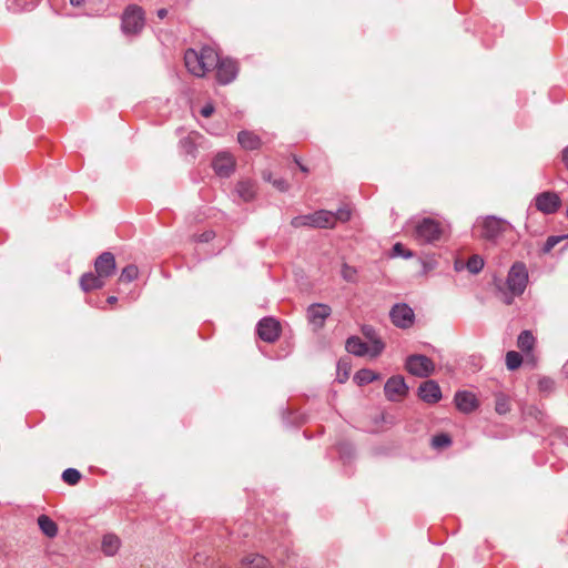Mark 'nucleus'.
I'll use <instances>...</instances> for the list:
<instances>
[{
  "label": "nucleus",
  "mask_w": 568,
  "mask_h": 568,
  "mask_svg": "<svg viewBox=\"0 0 568 568\" xmlns=\"http://www.w3.org/2000/svg\"><path fill=\"white\" fill-rule=\"evenodd\" d=\"M566 215L568 216V205H567V209H566Z\"/></svg>",
  "instance_id": "obj_58"
},
{
  "label": "nucleus",
  "mask_w": 568,
  "mask_h": 568,
  "mask_svg": "<svg viewBox=\"0 0 568 568\" xmlns=\"http://www.w3.org/2000/svg\"><path fill=\"white\" fill-rule=\"evenodd\" d=\"M271 182L276 189H278L282 192L288 190V183L284 179H275Z\"/></svg>",
  "instance_id": "obj_40"
},
{
  "label": "nucleus",
  "mask_w": 568,
  "mask_h": 568,
  "mask_svg": "<svg viewBox=\"0 0 568 568\" xmlns=\"http://www.w3.org/2000/svg\"><path fill=\"white\" fill-rule=\"evenodd\" d=\"M334 216H335V222L336 221L346 222L351 219V211L347 209H338L334 213Z\"/></svg>",
  "instance_id": "obj_39"
},
{
  "label": "nucleus",
  "mask_w": 568,
  "mask_h": 568,
  "mask_svg": "<svg viewBox=\"0 0 568 568\" xmlns=\"http://www.w3.org/2000/svg\"><path fill=\"white\" fill-rule=\"evenodd\" d=\"M200 59H202V61L205 62V64L203 65L206 72L212 69H215L220 61L217 52L211 47H203L200 50Z\"/></svg>",
  "instance_id": "obj_21"
},
{
  "label": "nucleus",
  "mask_w": 568,
  "mask_h": 568,
  "mask_svg": "<svg viewBox=\"0 0 568 568\" xmlns=\"http://www.w3.org/2000/svg\"><path fill=\"white\" fill-rule=\"evenodd\" d=\"M342 374H344L343 378L339 379L341 383H343L345 379H347L348 377V373H347V368H345L344 371H342Z\"/></svg>",
  "instance_id": "obj_51"
},
{
  "label": "nucleus",
  "mask_w": 568,
  "mask_h": 568,
  "mask_svg": "<svg viewBox=\"0 0 568 568\" xmlns=\"http://www.w3.org/2000/svg\"><path fill=\"white\" fill-rule=\"evenodd\" d=\"M115 257L111 252H103L94 262L95 273L100 276L110 277L115 272Z\"/></svg>",
  "instance_id": "obj_14"
},
{
  "label": "nucleus",
  "mask_w": 568,
  "mask_h": 568,
  "mask_svg": "<svg viewBox=\"0 0 568 568\" xmlns=\"http://www.w3.org/2000/svg\"><path fill=\"white\" fill-rule=\"evenodd\" d=\"M538 415H542V414H541V412H537L535 409V415H534L535 422L538 419Z\"/></svg>",
  "instance_id": "obj_55"
},
{
  "label": "nucleus",
  "mask_w": 568,
  "mask_h": 568,
  "mask_svg": "<svg viewBox=\"0 0 568 568\" xmlns=\"http://www.w3.org/2000/svg\"><path fill=\"white\" fill-rule=\"evenodd\" d=\"M452 438L447 434H437L432 438V446L437 449L450 446Z\"/></svg>",
  "instance_id": "obj_34"
},
{
  "label": "nucleus",
  "mask_w": 568,
  "mask_h": 568,
  "mask_svg": "<svg viewBox=\"0 0 568 568\" xmlns=\"http://www.w3.org/2000/svg\"><path fill=\"white\" fill-rule=\"evenodd\" d=\"M197 138H199L197 134L191 133L180 141L181 151L184 154L190 155L192 159H194L196 156V151H197L196 139Z\"/></svg>",
  "instance_id": "obj_23"
},
{
  "label": "nucleus",
  "mask_w": 568,
  "mask_h": 568,
  "mask_svg": "<svg viewBox=\"0 0 568 568\" xmlns=\"http://www.w3.org/2000/svg\"><path fill=\"white\" fill-rule=\"evenodd\" d=\"M418 396L428 404H435L442 398V390L435 381L428 379L420 384Z\"/></svg>",
  "instance_id": "obj_16"
},
{
  "label": "nucleus",
  "mask_w": 568,
  "mask_h": 568,
  "mask_svg": "<svg viewBox=\"0 0 568 568\" xmlns=\"http://www.w3.org/2000/svg\"><path fill=\"white\" fill-rule=\"evenodd\" d=\"M345 347L348 353L356 356L377 357L383 352L385 344L379 338H375L368 344L357 336H351L347 338Z\"/></svg>",
  "instance_id": "obj_4"
},
{
  "label": "nucleus",
  "mask_w": 568,
  "mask_h": 568,
  "mask_svg": "<svg viewBox=\"0 0 568 568\" xmlns=\"http://www.w3.org/2000/svg\"><path fill=\"white\" fill-rule=\"evenodd\" d=\"M528 270L521 262L513 264L508 272L506 280L507 291H504L501 286H498L501 293V300L505 304L510 305L515 296H519L524 293L528 283Z\"/></svg>",
  "instance_id": "obj_2"
},
{
  "label": "nucleus",
  "mask_w": 568,
  "mask_h": 568,
  "mask_svg": "<svg viewBox=\"0 0 568 568\" xmlns=\"http://www.w3.org/2000/svg\"><path fill=\"white\" fill-rule=\"evenodd\" d=\"M216 69V80L220 84L231 83L237 75V64L232 59H220Z\"/></svg>",
  "instance_id": "obj_10"
},
{
  "label": "nucleus",
  "mask_w": 568,
  "mask_h": 568,
  "mask_svg": "<svg viewBox=\"0 0 568 568\" xmlns=\"http://www.w3.org/2000/svg\"><path fill=\"white\" fill-rule=\"evenodd\" d=\"M517 345L521 351H531L532 349V333L528 329L521 332L518 336Z\"/></svg>",
  "instance_id": "obj_31"
},
{
  "label": "nucleus",
  "mask_w": 568,
  "mask_h": 568,
  "mask_svg": "<svg viewBox=\"0 0 568 568\" xmlns=\"http://www.w3.org/2000/svg\"><path fill=\"white\" fill-rule=\"evenodd\" d=\"M295 162L297 163V165L300 166V169H301L303 172H307V171H308V169H307L306 166H304L303 164H301V163L298 162V160H296V159H295Z\"/></svg>",
  "instance_id": "obj_52"
},
{
  "label": "nucleus",
  "mask_w": 568,
  "mask_h": 568,
  "mask_svg": "<svg viewBox=\"0 0 568 568\" xmlns=\"http://www.w3.org/2000/svg\"><path fill=\"white\" fill-rule=\"evenodd\" d=\"M560 204L561 200L555 192H542L535 197V207L546 214L555 213Z\"/></svg>",
  "instance_id": "obj_9"
},
{
  "label": "nucleus",
  "mask_w": 568,
  "mask_h": 568,
  "mask_svg": "<svg viewBox=\"0 0 568 568\" xmlns=\"http://www.w3.org/2000/svg\"><path fill=\"white\" fill-rule=\"evenodd\" d=\"M456 407L463 413H471L478 407V400L476 396L467 390H459L455 394Z\"/></svg>",
  "instance_id": "obj_17"
},
{
  "label": "nucleus",
  "mask_w": 568,
  "mask_h": 568,
  "mask_svg": "<svg viewBox=\"0 0 568 568\" xmlns=\"http://www.w3.org/2000/svg\"><path fill=\"white\" fill-rule=\"evenodd\" d=\"M408 386L403 376L396 375L387 379L384 386V393L388 400L397 402L406 396Z\"/></svg>",
  "instance_id": "obj_8"
},
{
  "label": "nucleus",
  "mask_w": 568,
  "mask_h": 568,
  "mask_svg": "<svg viewBox=\"0 0 568 568\" xmlns=\"http://www.w3.org/2000/svg\"><path fill=\"white\" fill-rule=\"evenodd\" d=\"M106 301H108L109 304H114V303H116L118 297L116 296H109Z\"/></svg>",
  "instance_id": "obj_50"
},
{
  "label": "nucleus",
  "mask_w": 568,
  "mask_h": 568,
  "mask_svg": "<svg viewBox=\"0 0 568 568\" xmlns=\"http://www.w3.org/2000/svg\"><path fill=\"white\" fill-rule=\"evenodd\" d=\"M214 236V233L213 232H204L203 234H201L199 241L200 242H209L210 240H212Z\"/></svg>",
  "instance_id": "obj_44"
},
{
  "label": "nucleus",
  "mask_w": 568,
  "mask_h": 568,
  "mask_svg": "<svg viewBox=\"0 0 568 568\" xmlns=\"http://www.w3.org/2000/svg\"><path fill=\"white\" fill-rule=\"evenodd\" d=\"M379 378V374L368 368H362L354 375L357 385L363 386Z\"/></svg>",
  "instance_id": "obj_27"
},
{
  "label": "nucleus",
  "mask_w": 568,
  "mask_h": 568,
  "mask_svg": "<svg viewBox=\"0 0 568 568\" xmlns=\"http://www.w3.org/2000/svg\"><path fill=\"white\" fill-rule=\"evenodd\" d=\"M8 8H9L10 10H13V9H12V4L10 3V0H8Z\"/></svg>",
  "instance_id": "obj_56"
},
{
  "label": "nucleus",
  "mask_w": 568,
  "mask_h": 568,
  "mask_svg": "<svg viewBox=\"0 0 568 568\" xmlns=\"http://www.w3.org/2000/svg\"><path fill=\"white\" fill-rule=\"evenodd\" d=\"M345 368H347V364H346V363H344L343 361H339V362L337 363V371H338V373H339L342 369H345Z\"/></svg>",
  "instance_id": "obj_47"
},
{
  "label": "nucleus",
  "mask_w": 568,
  "mask_h": 568,
  "mask_svg": "<svg viewBox=\"0 0 568 568\" xmlns=\"http://www.w3.org/2000/svg\"><path fill=\"white\" fill-rule=\"evenodd\" d=\"M280 323L273 317H264L257 324V334L267 343L275 342L280 336Z\"/></svg>",
  "instance_id": "obj_11"
},
{
  "label": "nucleus",
  "mask_w": 568,
  "mask_h": 568,
  "mask_svg": "<svg viewBox=\"0 0 568 568\" xmlns=\"http://www.w3.org/2000/svg\"><path fill=\"white\" fill-rule=\"evenodd\" d=\"M342 277L349 283H355L357 278V271L355 267L344 263L341 270Z\"/></svg>",
  "instance_id": "obj_36"
},
{
  "label": "nucleus",
  "mask_w": 568,
  "mask_h": 568,
  "mask_svg": "<svg viewBox=\"0 0 568 568\" xmlns=\"http://www.w3.org/2000/svg\"><path fill=\"white\" fill-rule=\"evenodd\" d=\"M406 371L417 377H428L435 371L433 361L419 354L409 355L405 362Z\"/></svg>",
  "instance_id": "obj_6"
},
{
  "label": "nucleus",
  "mask_w": 568,
  "mask_h": 568,
  "mask_svg": "<svg viewBox=\"0 0 568 568\" xmlns=\"http://www.w3.org/2000/svg\"><path fill=\"white\" fill-rule=\"evenodd\" d=\"M392 323L398 328H409L414 325L415 313L410 306L405 303L395 304L389 311Z\"/></svg>",
  "instance_id": "obj_7"
},
{
  "label": "nucleus",
  "mask_w": 568,
  "mask_h": 568,
  "mask_svg": "<svg viewBox=\"0 0 568 568\" xmlns=\"http://www.w3.org/2000/svg\"><path fill=\"white\" fill-rule=\"evenodd\" d=\"M556 388V383L550 377H541L538 379V390L544 395H550Z\"/></svg>",
  "instance_id": "obj_32"
},
{
  "label": "nucleus",
  "mask_w": 568,
  "mask_h": 568,
  "mask_svg": "<svg viewBox=\"0 0 568 568\" xmlns=\"http://www.w3.org/2000/svg\"><path fill=\"white\" fill-rule=\"evenodd\" d=\"M509 410L508 404L504 399H498L496 403V412L498 414H505Z\"/></svg>",
  "instance_id": "obj_41"
},
{
  "label": "nucleus",
  "mask_w": 568,
  "mask_h": 568,
  "mask_svg": "<svg viewBox=\"0 0 568 568\" xmlns=\"http://www.w3.org/2000/svg\"><path fill=\"white\" fill-rule=\"evenodd\" d=\"M184 63L190 73L195 77H204L206 71L203 64L205 62L200 59V51L187 49L184 53Z\"/></svg>",
  "instance_id": "obj_15"
},
{
  "label": "nucleus",
  "mask_w": 568,
  "mask_h": 568,
  "mask_svg": "<svg viewBox=\"0 0 568 568\" xmlns=\"http://www.w3.org/2000/svg\"><path fill=\"white\" fill-rule=\"evenodd\" d=\"M412 227V237L419 244H435L440 241L445 227L442 222L433 217H416L409 221Z\"/></svg>",
  "instance_id": "obj_1"
},
{
  "label": "nucleus",
  "mask_w": 568,
  "mask_h": 568,
  "mask_svg": "<svg viewBox=\"0 0 568 568\" xmlns=\"http://www.w3.org/2000/svg\"><path fill=\"white\" fill-rule=\"evenodd\" d=\"M194 559H195V561H196L197 564H200V562H202V560H203L204 558H203V556H202V555L196 554V555H195V557H194Z\"/></svg>",
  "instance_id": "obj_53"
},
{
  "label": "nucleus",
  "mask_w": 568,
  "mask_h": 568,
  "mask_svg": "<svg viewBox=\"0 0 568 568\" xmlns=\"http://www.w3.org/2000/svg\"><path fill=\"white\" fill-rule=\"evenodd\" d=\"M139 275V268L134 264L126 265L120 274L119 281L123 283H131Z\"/></svg>",
  "instance_id": "obj_29"
},
{
  "label": "nucleus",
  "mask_w": 568,
  "mask_h": 568,
  "mask_svg": "<svg viewBox=\"0 0 568 568\" xmlns=\"http://www.w3.org/2000/svg\"><path fill=\"white\" fill-rule=\"evenodd\" d=\"M562 162L568 170V145L561 152Z\"/></svg>",
  "instance_id": "obj_45"
},
{
  "label": "nucleus",
  "mask_w": 568,
  "mask_h": 568,
  "mask_svg": "<svg viewBox=\"0 0 568 568\" xmlns=\"http://www.w3.org/2000/svg\"><path fill=\"white\" fill-rule=\"evenodd\" d=\"M103 276L93 274L91 272L85 273L80 278V286L84 292L101 288L104 285Z\"/></svg>",
  "instance_id": "obj_19"
},
{
  "label": "nucleus",
  "mask_w": 568,
  "mask_h": 568,
  "mask_svg": "<svg viewBox=\"0 0 568 568\" xmlns=\"http://www.w3.org/2000/svg\"><path fill=\"white\" fill-rule=\"evenodd\" d=\"M485 265V262L481 256L475 254L469 257V260L466 263V268L471 274H478Z\"/></svg>",
  "instance_id": "obj_30"
},
{
  "label": "nucleus",
  "mask_w": 568,
  "mask_h": 568,
  "mask_svg": "<svg viewBox=\"0 0 568 568\" xmlns=\"http://www.w3.org/2000/svg\"><path fill=\"white\" fill-rule=\"evenodd\" d=\"M214 112V106L212 104H206L204 105L202 109H201V114L204 116V118H209L213 114Z\"/></svg>",
  "instance_id": "obj_42"
},
{
  "label": "nucleus",
  "mask_w": 568,
  "mask_h": 568,
  "mask_svg": "<svg viewBox=\"0 0 568 568\" xmlns=\"http://www.w3.org/2000/svg\"><path fill=\"white\" fill-rule=\"evenodd\" d=\"M212 166L216 175L229 178L234 171L235 161L230 153L221 152L213 159Z\"/></svg>",
  "instance_id": "obj_13"
},
{
  "label": "nucleus",
  "mask_w": 568,
  "mask_h": 568,
  "mask_svg": "<svg viewBox=\"0 0 568 568\" xmlns=\"http://www.w3.org/2000/svg\"><path fill=\"white\" fill-rule=\"evenodd\" d=\"M332 308L327 304L315 303L307 307L308 322L316 328L324 326L325 320L331 315Z\"/></svg>",
  "instance_id": "obj_12"
},
{
  "label": "nucleus",
  "mask_w": 568,
  "mask_h": 568,
  "mask_svg": "<svg viewBox=\"0 0 568 568\" xmlns=\"http://www.w3.org/2000/svg\"><path fill=\"white\" fill-rule=\"evenodd\" d=\"M235 190L239 196L245 202L253 200L255 196V185L251 180L240 181Z\"/></svg>",
  "instance_id": "obj_22"
},
{
  "label": "nucleus",
  "mask_w": 568,
  "mask_h": 568,
  "mask_svg": "<svg viewBox=\"0 0 568 568\" xmlns=\"http://www.w3.org/2000/svg\"><path fill=\"white\" fill-rule=\"evenodd\" d=\"M506 367L509 371H516L523 364V356L516 351H509L506 353Z\"/></svg>",
  "instance_id": "obj_28"
},
{
  "label": "nucleus",
  "mask_w": 568,
  "mask_h": 568,
  "mask_svg": "<svg viewBox=\"0 0 568 568\" xmlns=\"http://www.w3.org/2000/svg\"><path fill=\"white\" fill-rule=\"evenodd\" d=\"M264 180H268V181H271V176H270V175H267V176H266V175L264 174Z\"/></svg>",
  "instance_id": "obj_57"
},
{
  "label": "nucleus",
  "mask_w": 568,
  "mask_h": 568,
  "mask_svg": "<svg viewBox=\"0 0 568 568\" xmlns=\"http://www.w3.org/2000/svg\"><path fill=\"white\" fill-rule=\"evenodd\" d=\"M38 525L41 531L49 538H53L58 534L57 524L47 515L38 517Z\"/></svg>",
  "instance_id": "obj_24"
},
{
  "label": "nucleus",
  "mask_w": 568,
  "mask_h": 568,
  "mask_svg": "<svg viewBox=\"0 0 568 568\" xmlns=\"http://www.w3.org/2000/svg\"><path fill=\"white\" fill-rule=\"evenodd\" d=\"M565 239H566V236H564V235L549 236L542 246V253L550 252L559 242H561Z\"/></svg>",
  "instance_id": "obj_37"
},
{
  "label": "nucleus",
  "mask_w": 568,
  "mask_h": 568,
  "mask_svg": "<svg viewBox=\"0 0 568 568\" xmlns=\"http://www.w3.org/2000/svg\"><path fill=\"white\" fill-rule=\"evenodd\" d=\"M291 225L293 227H302V226H311L313 227V215L312 214H305V215H298L292 219Z\"/></svg>",
  "instance_id": "obj_35"
},
{
  "label": "nucleus",
  "mask_w": 568,
  "mask_h": 568,
  "mask_svg": "<svg viewBox=\"0 0 568 568\" xmlns=\"http://www.w3.org/2000/svg\"><path fill=\"white\" fill-rule=\"evenodd\" d=\"M159 19H164L168 16V10L162 8L156 11Z\"/></svg>",
  "instance_id": "obj_46"
},
{
  "label": "nucleus",
  "mask_w": 568,
  "mask_h": 568,
  "mask_svg": "<svg viewBox=\"0 0 568 568\" xmlns=\"http://www.w3.org/2000/svg\"><path fill=\"white\" fill-rule=\"evenodd\" d=\"M562 374L565 375L566 378H568V361L562 366Z\"/></svg>",
  "instance_id": "obj_49"
},
{
  "label": "nucleus",
  "mask_w": 568,
  "mask_h": 568,
  "mask_svg": "<svg viewBox=\"0 0 568 568\" xmlns=\"http://www.w3.org/2000/svg\"><path fill=\"white\" fill-rule=\"evenodd\" d=\"M242 568H271V566L265 557L251 554L242 559Z\"/></svg>",
  "instance_id": "obj_25"
},
{
  "label": "nucleus",
  "mask_w": 568,
  "mask_h": 568,
  "mask_svg": "<svg viewBox=\"0 0 568 568\" xmlns=\"http://www.w3.org/2000/svg\"><path fill=\"white\" fill-rule=\"evenodd\" d=\"M237 141L245 150H256L261 146L260 136L250 131H241L237 134Z\"/></svg>",
  "instance_id": "obj_20"
},
{
  "label": "nucleus",
  "mask_w": 568,
  "mask_h": 568,
  "mask_svg": "<svg viewBox=\"0 0 568 568\" xmlns=\"http://www.w3.org/2000/svg\"><path fill=\"white\" fill-rule=\"evenodd\" d=\"M84 0H70L71 6L79 7L83 3Z\"/></svg>",
  "instance_id": "obj_48"
},
{
  "label": "nucleus",
  "mask_w": 568,
  "mask_h": 568,
  "mask_svg": "<svg viewBox=\"0 0 568 568\" xmlns=\"http://www.w3.org/2000/svg\"><path fill=\"white\" fill-rule=\"evenodd\" d=\"M564 236H566V239H568V233H567V234H565Z\"/></svg>",
  "instance_id": "obj_59"
},
{
  "label": "nucleus",
  "mask_w": 568,
  "mask_h": 568,
  "mask_svg": "<svg viewBox=\"0 0 568 568\" xmlns=\"http://www.w3.org/2000/svg\"><path fill=\"white\" fill-rule=\"evenodd\" d=\"M393 251H394L395 255H399L404 258H409L413 256L412 251L406 250L400 243H396L393 246Z\"/></svg>",
  "instance_id": "obj_38"
},
{
  "label": "nucleus",
  "mask_w": 568,
  "mask_h": 568,
  "mask_svg": "<svg viewBox=\"0 0 568 568\" xmlns=\"http://www.w3.org/2000/svg\"><path fill=\"white\" fill-rule=\"evenodd\" d=\"M362 331H363V334L371 339V342L376 338L374 336L375 332L372 326H364Z\"/></svg>",
  "instance_id": "obj_43"
},
{
  "label": "nucleus",
  "mask_w": 568,
  "mask_h": 568,
  "mask_svg": "<svg viewBox=\"0 0 568 568\" xmlns=\"http://www.w3.org/2000/svg\"><path fill=\"white\" fill-rule=\"evenodd\" d=\"M120 547V539L112 534H108L102 539V551L106 556H113Z\"/></svg>",
  "instance_id": "obj_26"
},
{
  "label": "nucleus",
  "mask_w": 568,
  "mask_h": 568,
  "mask_svg": "<svg viewBox=\"0 0 568 568\" xmlns=\"http://www.w3.org/2000/svg\"><path fill=\"white\" fill-rule=\"evenodd\" d=\"M313 215V227L326 229L335 226L334 213L327 210H318Z\"/></svg>",
  "instance_id": "obj_18"
},
{
  "label": "nucleus",
  "mask_w": 568,
  "mask_h": 568,
  "mask_svg": "<svg viewBox=\"0 0 568 568\" xmlns=\"http://www.w3.org/2000/svg\"><path fill=\"white\" fill-rule=\"evenodd\" d=\"M144 27V12L141 7L131 4L122 14L121 28L125 34L139 33Z\"/></svg>",
  "instance_id": "obj_5"
},
{
  "label": "nucleus",
  "mask_w": 568,
  "mask_h": 568,
  "mask_svg": "<svg viewBox=\"0 0 568 568\" xmlns=\"http://www.w3.org/2000/svg\"><path fill=\"white\" fill-rule=\"evenodd\" d=\"M509 223L494 215L478 219L474 225L476 232L481 239L495 241L509 229Z\"/></svg>",
  "instance_id": "obj_3"
},
{
  "label": "nucleus",
  "mask_w": 568,
  "mask_h": 568,
  "mask_svg": "<svg viewBox=\"0 0 568 568\" xmlns=\"http://www.w3.org/2000/svg\"><path fill=\"white\" fill-rule=\"evenodd\" d=\"M462 268H463V265H460V264H459V262L457 261V262L455 263V270H456V271H460Z\"/></svg>",
  "instance_id": "obj_54"
},
{
  "label": "nucleus",
  "mask_w": 568,
  "mask_h": 568,
  "mask_svg": "<svg viewBox=\"0 0 568 568\" xmlns=\"http://www.w3.org/2000/svg\"><path fill=\"white\" fill-rule=\"evenodd\" d=\"M62 479L69 485H77L81 479V473L75 468H67L62 473Z\"/></svg>",
  "instance_id": "obj_33"
}]
</instances>
